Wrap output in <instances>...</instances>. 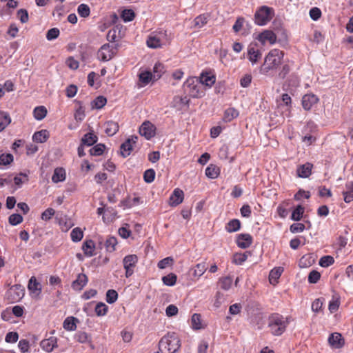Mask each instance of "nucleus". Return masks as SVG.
I'll list each match as a JSON object with an SVG mask.
<instances>
[{"label":"nucleus","mask_w":353,"mask_h":353,"mask_svg":"<svg viewBox=\"0 0 353 353\" xmlns=\"http://www.w3.org/2000/svg\"><path fill=\"white\" fill-rule=\"evenodd\" d=\"M283 57V51L279 49L271 50L266 55L264 63L260 68V72L267 75L270 71L276 69L281 64Z\"/></svg>","instance_id":"obj_1"},{"label":"nucleus","mask_w":353,"mask_h":353,"mask_svg":"<svg viewBox=\"0 0 353 353\" xmlns=\"http://www.w3.org/2000/svg\"><path fill=\"white\" fill-rule=\"evenodd\" d=\"M290 323L289 317L274 313L268 318V327L270 332L274 336H281L286 330Z\"/></svg>","instance_id":"obj_2"},{"label":"nucleus","mask_w":353,"mask_h":353,"mask_svg":"<svg viewBox=\"0 0 353 353\" xmlns=\"http://www.w3.org/2000/svg\"><path fill=\"white\" fill-rule=\"evenodd\" d=\"M180 341L178 335L174 333H168L164 336L159 343L160 353H175L180 347Z\"/></svg>","instance_id":"obj_3"},{"label":"nucleus","mask_w":353,"mask_h":353,"mask_svg":"<svg viewBox=\"0 0 353 353\" xmlns=\"http://www.w3.org/2000/svg\"><path fill=\"white\" fill-rule=\"evenodd\" d=\"M184 88L193 98H201L204 95L203 88L199 79L195 77L188 78L184 83Z\"/></svg>","instance_id":"obj_4"},{"label":"nucleus","mask_w":353,"mask_h":353,"mask_svg":"<svg viewBox=\"0 0 353 353\" xmlns=\"http://www.w3.org/2000/svg\"><path fill=\"white\" fill-rule=\"evenodd\" d=\"M117 53V48L113 44L105 43L97 52V57L102 61L112 59Z\"/></svg>","instance_id":"obj_5"},{"label":"nucleus","mask_w":353,"mask_h":353,"mask_svg":"<svg viewBox=\"0 0 353 353\" xmlns=\"http://www.w3.org/2000/svg\"><path fill=\"white\" fill-rule=\"evenodd\" d=\"M254 16L256 22H269L273 19L274 11L272 8L263 6L256 10Z\"/></svg>","instance_id":"obj_6"},{"label":"nucleus","mask_w":353,"mask_h":353,"mask_svg":"<svg viewBox=\"0 0 353 353\" xmlns=\"http://www.w3.org/2000/svg\"><path fill=\"white\" fill-rule=\"evenodd\" d=\"M138 262V257L136 254H130L124 257L123 260V267L125 270V276L130 277L134 273V268Z\"/></svg>","instance_id":"obj_7"},{"label":"nucleus","mask_w":353,"mask_h":353,"mask_svg":"<svg viewBox=\"0 0 353 353\" xmlns=\"http://www.w3.org/2000/svg\"><path fill=\"white\" fill-rule=\"evenodd\" d=\"M137 136H132L121 145L120 154L123 158L128 157L131 154L133 150V145L137 143Z\"/></svg>","instance_id":"obj_8"},{"label":"nucleus","mask_w":353,"mask_h":353,"mask_svg":"<svg viewBox=\"0 0 353 353\" xmlns=\"http://www.w3.org/2000/svg\"><path fill=\"white\" fill-rule=\"evenodd\" d=\"M125 29L121 23H117L107 34V39L110 42H114L117 39L123 37Z\"/></svg>","instance_id":"obj_9"},{"label":"nucleus","mask_w":353,"mask_h":353,"mask_svg":"<svg viewBox=\"0 0 353 353\" xmlns=\"http://www.w3.org/2000/svg\"><path fill=\"white\" fill-rule=\"evenodd\" d=\"M155 126L150 121H145L139 128V133L149 140L155 135Z\"/></svg>","instance_id":"obj_10"},{"label":"nucleus","mask_w":353,"mask_h":353,"mask_svg":"<svg viewBox=\"0 0 353 353\" xmlns=\"http://www.w3.org/2000/svg\"><path fill=\"white\" fill-rule=\"evenodd\" d=\"M257 39L263 44L266 42L274 44L276 41V33L272 30H265L259 34Z\"/></svg>","instance_id":"obj_11"},{"label":"nucleus","mask_w":353,"mask_h":353,"mask_svg":"<svg viewBox=\"0 0 353 353\" xmlns=\"http://www.w3.org/2000/svg\"><path fill=\"white\" fill-rule=\"evenodd\" d=\"M328 343L334 348L339 349L344 345V339L341 334L338 332L332 333L328 338Z\"/></svg>","instance_id":"obj_12"},{"label":"nucleus","mask_w":353,"mask_h":353,"mask_svg":"<svg viewBox=\"0 0 353 353\" xmlns=\"http://www.w3.org/2000/svg\"><path fill=\"white\" fill-rule=\"evenodd\" d=\"M88 279L85 274H79L77 279L72 283V288L74 290L81 291L88 283Z\"/></svg>","instance_id":"obj_13"},{"label":"nucleus","mask_w":353,"mask_h":353,"mask_svg":"<svg viewBox=\"0 0 353 353\" xmlns=\"http://www.w3.org/2000/svg\"><path fill=\"white\" fill-rule=\"evenodd\" d=\"M40 345L46 352H51L57 347V339L55 336H50L46 339L42 340Z\"/></svg>","instance_id":"obj_14"},{"label":"nucleus","mask_w":353,"mask_h":353,"mask_svg":"<svg viewBox=\"0 0 353 353\" xmlns=\"http://www.w3.org/2000/svg\"><path fill=\"white\" fill-rule=\"evenodd\" d=\"M184 193L179 188H176L170 197V205L171 206H177L183 201Z\"/></svg>","instance_id":"obj_15"},{"label":"nucleus","mask_w":353,"mask_h":353,"mask_svg":"<svg viewBox=\"0 0 353 353\" xmlns=\"http://www.w3.org/2000/svg\"><path fill=\"white\" fill-rule=\"evenodd\" d=\"M319 101L318 97L313 94H305L302 99V105L305 110H309Z\"/></svg>","instance_id":"obj_16"},{"label":"nucleus","mask_w":353,"mask_h":353,"mask_svg":"<svg viewBox=\"0 0 353 353\" xmlns=\"http://www.w3.org/2000/svg\"><path fill=\"white\" fill-rule=\"evenodd\" d=\"M252 243V237L249 234H240L237 236V245L243 249L248 248Z\"/></svg>","instance_id":"obj_17"},{"label":"nucleus","mask_w":353,"mask_h":353,"mask_svg":"<svg viewBox=\"0 0 353 353\" xmlns=\"http://www.w3.org/2000/svg\"><path fill=\"white\" fill-rule=\"evenodd\" d=\"M190 99L187 96H175L172 102V106L177 110H181L183 107L189 105Z\"/></svg>","instance_id":"obj_18"},{"label":"nucleus","mask_w":353,"mask_h":353,"mask_svg":"<svg viewBox=\"0 0 353 353\" xmlns=\"http://www.w3.org/2000/svg\"><path fill=\"white\" fill-rule=\"evenodd\" d=\"M313 165L310 163H306L303 165H299L297 168V176L301 178H307L310 176Z\"/></svg>","instance_id":"obj_19"},{"label":"nucleus","mask_w":353,"mask_h":353,"mask_svg":"<svg viewBox=\"0 0 353 353\" xmlns=\"http://www.w3.org/2000/svg\"><path fill=\"white\" fill-rule=\"evenodd\" d=\"M342 194L345 203H350L353 201V181H348L345 183Z\"/></svg>","instance_id":"obj_20"},{"label":"nucleus","mask_w":353,"mask_h":353,"mask_svg":"<svg viewBox=\"0 0 353 353\" xmlns=\"http://www.w3.org/2000/svg\"><path fill=\"white\" fill-rule=\"evenodd\" d=\"M21 287L19 285H14L8 291V296H12V301H17L22 298L23 296V290L20 289Z\"/></svg>","instance_id":"obj_21"},{"label":"nucleus","mask_w":353,"mask_h":353,"mask_svg":"<svg viewBox=\"0 0 353 353\" xmlns=\"http://www.w3.org/2000/svg\"><path fill=\"white\" fill-rule=\"evenodd\" d=\"M283 272V268L282 267H276L273 268L269 274V281L270 283L272 285H276L278 283V280L281 276Z\"/></svg>","instance_id":"obj_22"},{"label":"nucleus","mask_w":353,"mask_h":353,"mask_svg":"<svg viewBox=\"0 0 353 353\" xmlns=\"http://www.w3.org/2000/svg\"><path fill=\"white\" fill-rule=\"evenodd\" d=\"M74 339L80 343H90L92 348V337L85 332L79 331L74 335Z\"/></svg>","instance_id":"obj_23"},{"label":"nucleus","mask_w":353,"mask_h":353,"mask_svg":"<svg viewBox=\"0 0 353 353\" xmlns=\"http://www.w3.org/2000/svg\"><path fill=\"white\" fill-rule=\"evenodd\" d=\"M248 55L249 60L252 63H255L261 57V51L252 46H250L248 50Z\"/></svg>","instance_id":"obj_24"},{"label":"nucleus","mask_w":353,"mask_h":353,"mask_svg":"<svg viewBox=\"0 0 353 353\" xmlns=\"http://www.w3.org/2000/svg\"><path fill=\"white\" fill-rule=\"evenodd\" d=\"M82 249L85 255L87 256H92L94 255L95 244L92 240H86L83 246Z\"/></svg>","instance_id":"obj_25"},{"label":"nucleus","mask_w":353,"mask_h":353,"mask_svg":"<svg viewBox=\"0 0 353 353\" xmlns=\"http://www.w3.org/2000/svg\"><path fill=\"white\" fill-rule=\"evenodd\" d=\"M199 82H201L202 85V88L203 87V85L208 86V88H210L212 86V85L215 83L216 77L214 75H210L209 74H201V76L200 77V80H199Z\"/></svg>","instance_id":"obj_26"},{"label":"nucleus","mask_w":353,"mask_h":353,"mask_svg":"<svg viewBox=\"0 0 353 353\" xmlns=\"http://www.w3.org/2000/svg\"><path fill=\"white\" fill-rule=\"evenodd\" d=\"M105 132L108 136L114 135L119 130V124L113 121H108L105 123Z\"/></svg>","instance_id":"obj_27"},{"label":"nucleus","mask_w":353,"mask_h":353,"mask_svg":"<svg viewBox=\"0 0 353 353\" xmlns=\"http://www.w3.org/2000/svg\"><path fill=\"white\" fill-rule=\"evenodd\" d=\"M49 137V133L46 130H42L38 132H36L33 136L32 139L34 142L37 143H44L47 141Z\"/></svg>","instance_id":"obj_28"},{"label":"nucleus","mask_w":353,"mask_h":353,"mask_svg":"<svg viewBox=\"0 0 353 353\" xmlns=\"http://www.w3.org/2000/svg\"><path fill=\"white\" fill-rule=\"evenodd\" d=\"M65 171L62 168H57L52 176V181L54 183H59L65 181Z\"/></svg>","instance_id":"obj_29"},{"label":"nucleus","mask_w":353,"mask_h":353,"mask_svg":"<svg viewBox=\"0 0 353 353\" xmlns=\"http://www.w3.org/2000/svg\"><path fill=\"white\" fill-rule=\"evenodd\" d=\"M220 174V169L218 166L210 164L205 169V175L210 179H216Z\"/></svg>","instance_id":"obj_30"},{"label":"nucleus","mask_w":353,"mask_h":353,"mask_svg":"<svg viewBox=\"0 0 353 353\" xmlns=\"http://www.w3.org/2000/svg\"><path fill=\"white\" fill-rule=\"evenodd\" d=\"M98 140L97 137L92 132L86 133L81 139L82 145L91 146Z\"/></svg>","instance_id":"obj_31"},{"label":"nucleus","mask_w":353,"mask_h":353,"mask_svg":"<svg viewBox=\"0 0 353 353\" xmlns=\"http://www.w3.org/2000/svg\"><path fill=\"white\" fill-rule=\"evenodd\" d=\"M78 321V319L75 317H68L63 321V328L68 331H74L77 329L76 323Z\"/></svg>","instance_id":"obj_32"},{"label":"nucleus","mask_w":353,"mask_h":353,"mask_svg":"<svg viewBox=\"0 0 353 353\" xmlns=\"http://www.w3.org/2000/svg\"><path fill=\"white\" fill-rule=\"evenodd\" d=\"M162 44V38L157 35H151L147 40V46L151 48H159Z\"/></svg>","instance_id":"obj_33"},{"label":"nucleus","mask_w":353,"mask_h":353,"mask_svg":"<svg viewBox=\"0 0 353 353\" xmlns=\"http://www.w3.org/2000/svg\"><path fill=\"white\" fill-rule=\"evenodd\" d=\"M241 228V222L239 219H232L225 225V230L230 233L238 231Z\"/></svg>","instance_id":"obj_34"},{"label":"nucleus","mask_w":353,"mask_h":353,"mask_svg":"<svg viewBox=\"0 0 353 353\" xmlns=\"http://www.w3.org/2000/svg\"><path fill=\"white\" fill-rule=\"evenodd\" d=\"M238 116L239 112L236 109L234 108H229L225 110L223 119L225 122H230Z\"/></svg>","instance_id":"obj_35"},{"label":"nucleus","mask_w":353,"mask_h":353,"mask_svg":"<svg viewBox=\"0 0 353 353\" xmlns=\"http://www.w3.org/2000/svg\"><path fill=\"white\" fill-rule=\"evenodd\" d=\"M10 122L11 119L9 114L6 112L0 111V132L3 131Z\"/></svg>","instance_id":"obj_36"},{"label":"nucleus","mask_w":353,"mask_h":353,"mask_svg":"<svg viewBox=\"0 0 353 353\" xmlns=\"http://www.w3.org/2000/svg\"><path fill=\"white\" fill-rule=\"evenodd\" d=\"M117 239L114 236H108L105 242V247L106 250L110 252H112L116 250L117 245Z\"/></svg>","instance_id":"obj_37"},{"label":"nucleus","mask_w":353,"mask_h":353,"mask_svg":"<svg viewBox=\"0 0 353 353\" xmlns=\"http://www.w3.org/2000/svg\"><path fill=\"white\" fill-rule=\"evenodd\" d=\"M153 79L152 73L150 71L141 72L139 74V80L143 84L142 85H146Z\"/></svg>","instance_id":"obj_38"},{"label":"nucleus","mask_w":353,"mask_h":353,"mask_svg":"<svg viewBox=\"0 0 353 353\" xmlns=\"http://www.w3.org/2000/svg\"><path fill=\"white\" fill-rule=\"evenodd\" d=\"M164 66L161 63H157L153 68V80H158L161 78L162 74L164 73Z\"/></svg>","instance_id":"obj_39"},{"label":"nucleus","mask_w":353,"mask_h":353,"mask_svg":"<svg viewBox=\"0 0 353 353\" xmlns=\"http://www.w3.org/2000/svg\"><path fill=\"white\" fill-rule=\"evenodd\" d=\"M34 117L37 120H42L47 114V110L44 106L36 107L33 111Z\"/></svg>","instance_id":"obj_40"},{"label":"nucleus","mask_w":353,"mask_h":353,"mask_svg":"<svg viewBox=\"0 0 353 353\" xmlns=\"http://www.w3.org/2000/svg\"><path fill=\"white\" fill-rule=\"evenodd\" d=\"M207 270V265L205 262H202L201 263H198L193 268L194 272L193 275L194 276L200 277L202 276Z\"/></svg>","instance_id":"obj_41"},{"label":"nucleus","mask_w":353,"mask_h":353,"mask_svg":"<svg viewBox=\"0 0 353 353\" xmlns=\"http://www.w3.org/2000/svg\"><path fill=\"white\" fill-rule=\"evenodd\" d=\"M177 276L174 273H170L166 276H163L162 281L164 285L168 286H173L176 282Z\"/></svg>","instance_id":"obj_42"},{"label":"nucleus","mask_w":353,"mask_h":353,"mask_svg":"<svg viewBox=\"0 0 353 353\" xmlns=\"http://www.w3.org/2000/svg\"><path fill=\"white\" fill-rule=\"evenodd\" d=\"M121 17L125 21H131L135 17V12L132 9H124L121 13Z\"/></svg>","instance_id":"obj_43"},{"label":"nucleus","mask_w":353,"mask_h":353,"mask_svg":"<svg viewBox=\"0 0 353 353\" xmlns=\"http://www.w3.org/2000/svg\"><path fill=\"white\" fill-rule=\"evenodd\" d=\"M303 213H304V208L302 205H299L293 210L292 215H291V219L292 220L296 221H300L301 219L302 218Z\"/></svg>","instance_id":"obj_44"},{"label":"nucleus","mask_w":353,"mask_h":353,"mask_svg":"<svg viewBox=\"0 0 353 353\" xmlns=\"http://www.w3.org/2000/svg\"><path fill=\"white\" fill-rule=\"evenodd\" d=\"M191 323L192 327L194 330H199L203 327L201 325V316L199 314L195 313L192 316Z\"/></svg>","instance_id":"obj_45"},{"label":"nucleus","mask_w":353,"mask_h":353,"mask_svg":"<svg viewBox=\"0 0 353 353\" xmlns=\"http://www.w3.org/2000/svg\"><path fill=\"white\" fill-rule=\"evenodd\" d=\"M105 148L104 144L99 143L90 149V154L92 156H100L103 153Z\"/></svg>","instance_id":"obj_46"},{"label":"nucleus","mask_w":353,"mask_h":353,"mask_svg":"<svg viewBox=\"0 0 353 353\" xmlns=\"http://www.w3.org/2000/svg\"><path fill=\"white\" fill-rule=\"evenodd\" d=\"M70 236L72 241L78 242L82 239L83 236V232L79 228H75L72 230Z\"/></svg>","instance_id":"obj_47"},{"label":"nucleus","mask_w":353,"mask_h":353,"mask_svg":"<svg viewBox=\"0 0 353 353\" xmlns=\"http://www.w3.org/2000/svg\"><path fill=\"white\" fill-rule=\"evenodd\" d=\"M108 306L102 302L98 303L96 305V307L94 309L97 315L99 316H105L108 312Z\"/></svg>","instance_id":"obj_48"},{"label":"nucleus","mask_w":353,"mask_h":353,"mask_svg":"<svg viewBox=\"0 0 353 353\" xmlns=\"http://www.w3.org/2000/svg\"><path fill=\"white\" fill-rule=\"evenodd\" d=\"M28 175L22 172L19 173L14 178V182L18 187H20L23 183L28 182Z\"/></svg>","instance_id":"obj_49"},{"label":"nucleus","mask_w":353,"mask_h":353,"mask_svg":"<svg viewBox=\"0 0 353 353\" xmlns=\"http://www.w3.org/2000/svg\"><path fill=\"white\" fill-rule=\"evenodd\" d=\"M334 263V259L332 256L326 255L322 256L319 260V265L323 268H327Z\"/></svg>","instance_id":"obj_50"},{"label":"nucleus","mask_w":353,"mask_h":353,"mask_svg":"<svg viewBox=\"0 0 353 353\" xmlns=\"http://www.w3.org/2000/svg\"><path fill=\"white\" fill-rule=\"evenodd\" d=\"M232 283V279L230 276H225L219 279V284L221 289L228 290Z\"/></svg>","instance_id":"obj_51"},{"label":"nucleus","mask_w":353,"mask_h":353,"mask_svg":"<svg viewBox=\"0 0 353 353\" xmlns=\"http://www.w3.org/2000/svg\"><path fill=\"white\" fill-rule=\"evenodd\" d=\"M274 33H276V39H278L279 41L288 39L287 32L281 26L274 28Z\"/></svg>","instance_id":"obj_52"},{"label":"nucleus","mask_w":353,"mask_h":353,"mask_svg":"<svg viewBox=\"0 0 353 353\" xmlns=\"http://www.w3.org/2000/svg\"><path fill=\"white\" fill-rule=\"evenodd\" d=\"M78 14L82 17H87L90 15V10L88 5L82 3L78 6Z\"/></svg>","instance_id":"obj_53"},{"label":"nucleus","mask_w":353,"mask_h":353,"mask_svg":"<svg viewBox=\"0 0 353 353\" xmlns=\"http://www.w3.org/2000/svg\"><path fill=\"white\" fill-rule=\"evenodd\" d=\"M23 220V216L19 214H12L8 218V222L12 225H19Z\"/></svg>","instance_id":"obj_54"},{"label":"nucleus","mask_w":353,"mask_h":353,"mask_svg":"<svg viewBox=\"0 0 353 353\" xmlns=\"http://www.w3.org/2000/svg\"><path fill=\"white\" fill-rule=\"evenodd\" d=\"M118 299V293L114 290H108L106 292V301L110 303H114Z\"/></svg>","instance_id":"obj_55"},{"label":"nucleus","mask_w":353,"mask_h":353,"mask_svg":"<svg viewBox=\"0 0 353 353\" xmlns=\"http://www.w3.org/2000/svg\"><path fill=\"white\" fill-rule=\"evenodd\" d=\"M248 255L246 253H236L233 256V263L236 265H241L247 260Z\"/></svg>","instance_id":"obj_56"},{"label":"nucleus","mask_w":353,"mask_h":353,"mask_svg":"<svg viewBox=\"0 0 353 353\" xmlns=\"http://www.w3.org/2000/svg\"><path fill=\"white\" fill-rule=\"evenodd\" d=\"M154 178H155V172L153 169H148L144 172L143 179L146 183H152L154 180Z\"/></svg>","instance_id":"obj_57"},{"label":"nucleus","mask_w":353,"mask_h":353,"mask_svg":"<svg viewBox=\"0 0 353 353\" xmlns=\"http://www.w3.org/2000/svg\"><path fill=\"white\" fill-rule=\"evenodd\" d=\"M174 259L170 257H166L161 261H159L157 266L159 269H164L170 265H172L173 264Z\"/></svg>","instance_id":"obj_58"},{"label":"nucleus","mask_w":353,"mask_h":353,"mask_svg":"<svg viewBox=\"0 0 353 353\" xmlns=\"http://www.w3.org/2000/svg\"><path fill=\"white\" fill-rule=\"evenodd\" d=\"M59 30L57 28L50 29L46 33V39L51 41L57 39L59 35Z\"/></svg>","instance_id":"obj_59"},{"label":"nucleus","mask_w":353,"mask_h":353,"mask_svg":"<svg viewBox=\"0 0 353 353\" xmlns=\"http://www.w3.org/2000/svg\"><path fill=\"white\" fill-rule=\"evenodd\" d=\"M13 161V156L11 154H2L0 155V165H7Z\"/></svg>","instance_id":"obj_60"},{"label":"nucleus","mask_w":353,"mask_h":353,"mask_svg":"<svg viewBox=\"0 0 353 353\" xmlns=\"http://www.w3.org/2000/svg\"><path fill=\"white\" fill-rule=\"evenodd\" d=\"M309 14L312 20L317 21L321 16V10L317 7H314L310 9Z\"/></svg>","instance_id":"obj_61"},{"label":"nucleus","mask_w":353,"mask_h":353,"mask_svg":"<svg viewBox=\"0 0 353 353\" xmlns=\"http://www.w3.org/2000/svg\"><path fill=\"white\" fill-rule=\"evenodd\" d=\"M321 274L316 271L312 270L308 275V282L310 283H316L320 279Z\"/></svg>","instance_id":"obj_62"},{"label":"nucleus","mask_w":353,"mask_h":353,"mask_svg":"<svg viewBox=\"0 0 353 353\" xmlns=\"http://www.w3.org/2000/svg\"><path fill=\"white\" fill-rule=\"evenodd\" d=\"M107 100L103 96L97 97L94 101V105L97 109L102 108L106 104Z\"/></svg>","instance_id":"obj_63"},{"label":"nucleus","mask_w":353,"mask_h":353,"mask_svg":"<svg viewBox=\"0 0 353 353\" xmlns=\"http://www.w3.org/2000/svg\"><path fill=\"white\" fill-rule=\"evenodd\" d=\"M55 210L52 208H48L41 214V219L43 221L50 220L54 214Z\"/></svg>","instance_id":"obj_64"}]
</instances>
